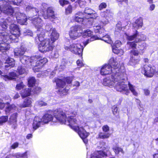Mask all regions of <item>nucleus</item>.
Returning a JSON list of instances; mask_svg holds the SVG:
<instances>
[{
  "instance_id": "nucleus-1",
  "label": "nucleus",
  "mask_w": 158,
  "mask_h": 158,
  "mask_svg": "<svg viewBox=\"0 0 158 158\" xmlns=\"http://www.w3.org/2000/svg\"><path fill=\"white\" fill-rule=\"evenodd\" d=\"M124 75L123 72L117 73L115 75L112 74L110 77H106L103 80V84L109 87L113 86L117 91L127 95L129 91L127 85L125 84Z\"/></svg>"
},
{
  "instance_id": "nucleus-2",
  "label": "nucleus",
  "mask_w": 158,
  "mask_h": 158,
  "mask_svg": "<svg viewBox=\"0 0 158 158\" xmlns=\"http://www.w3.org/2000/svg\"><path fill=\"white\" fill-rule=\"evenodd\" d=\"M54 117L52 115L46 114L43 116L41 119L42 122L46 123L52 120L53 122H60L61 123H64L65 122V113L61 109L56 110L53 112Z\"/></svg>"
},
{
  "instance_id": "nucleus-3",
  "label": "nucleus",
  "mask_w": 158,
  "mask_h": 158,
  "mask_svg": "<svg viewBox=\"0 0 158 158\" xmlns=\"http://www.w3.org/2000/svg\"><path fill=\"white\" fill-rule=\"evenodd\" d=\"M119 66V61L117 58L112 57L109 60V64L105 65L101 68L100 73L103 75L108 74L111 73L115 75L117 73H120Z\"/></svg>"
},
{
  "instance_id": "nucleus-4",
  "label": "nucleus",
  "mask_w": 158,
  "mask_h": 158,
  "mask_svg": "<svg viewBox=\"0 0 158 158\" xmlns=\"http://www.w3.org/2000/svg\"><path fill=\"white\" fill-rule=\"evenodd\" d=\"M73 81L72 77H69L64 78L63 80L56 79L55 82L57 87L58 88V92L60 94L65 95L68 91V89L66 88L65 82L67 84L71 83Z\"/></svg>"
},
{
  "instance_id": "nucleus-5",
  "label": "nucleus",
  "mask_w": 158,
  "mask_h": 158,
  "mask_svg": "<svg viewBox=\"0 0 158 158\" xmlns=\"http://www.w3.org/2000/svg\"><path fill=\"white\" fill-rule=\"evenodd\" d=\"M142 44V45H139V49H133L130 51V59L129 61V64L130 65L132 66L135 65L137 64H138L140 60V57L138 56L139 54H141L140 51H142V53H143V50L144 48V45Z\"/></svg>"
},
{
  "instance_id": "nucleus-6",
  "label": "nucleus",
  "mask_w": 158,
  "mask_h": 158,
  "mask_svg": "<svg viewBox=\"0 0 158 158\" xmlns=\"http://www.w3.org/2000/svg\"><path fill=\"white\" fill-rule=\"evenodd\" d=\"M8 2L4 0L0 1V14L1 12L5 14L11 15L14 13L13 8L11 6L13 0H8Z\"/></svg>"
},
{
  "instance_id": "nucleus-7",
  "label": "nucleus",
  "mask_w": 158,
  "mask_h": 158,
  "mask_svg": "<svg viewBox=\"0 0 158 158\" xmlns=\"http://www.w3.org/2000/svg\"><path fill=\"white\" fill-rule=\"evenodd\" d=\"M42 58L39 55L32 56L31 60H33L34 62L31 64H33V70L35 72H39L43 64L48 62L46 58Z\"/></svg>"
},
{
  "instance_id": "nucleus-8",
  "label": "nucleus",
  "mask_w": 158,
  "mask_h": 158,
  "mask_svg": "<svg viewBox=\"0 0 158 158\" xmlns=\"http://www.w3.org/2000/svg\"><path fill=\"white\" fill-rule=\"evenodd\" d=\"M53 43L49 39L44 40L40 43L39 46V51L44 52L52 50L54 47Z\"/></svg>"
},
{
  "instance_id": "nucleus-9",
  "label": "nucleus",
  "mask_w": 158,
  "mask_h": 158,
  "mask_svg": "<svg viewBox=\"0 0 158 158\" xmlns=\"http://www.w3.org/2000/svg\"><path fill=\"white\" fill-rule=\"evenodd\" d=\"M65 50H69L73 53L78 55L82 54L83 48L80 44H73L70 45H64V47Z\"/></svg>"
},
{
  "instance_id": "nucleus-10",
  "label": "nucleus",
  "mask_w": 158,
  "mask_h": 158,
  "mask_svg": "<svg viewBox=\"0 0 158 158\" xmlns=\"http://www.w3.org/2000/svg\"><path fill=\"white\" fill-rule=\"evenodd\" d=\"M82 33L81 27L79 25H75L72 27L69 32L70 38L75 40L80 36Z\"/></svg>"
},
{
  "instance_id": "nucleus-11",
  "label": "nucleus",
  "mask_w": 158,
  "mask_h": 158,
  "mask_svg": "<svg viewBox=\"0 0 158 158\" xmlns=\"http://www.w3.org/2000/svg\"><path fill=\"white\" fill-rule=\"evenodd\" d=\"M114 14L112 11L109 9H106L105 11L100 13L101 17L100 20L101 23L105 25L109 23V19L112 18Z\"/></svg>"
},
{
  "instance_id": "nucleus-12",
  "label": "nucleus",
  "mask_w": 158,
  "mask_h": 158,
  "mask_svg": "<svg viewBox=\"0 0 158 158\" xmlns=\"http://www.w3.org/2000/svg\"><path fill=\"white\" fill-rule=\"evenodd\" d=\"M65 117V122L63 124H66L67 125L69 126L74 130L73 127H79V126L80 125V122L77 119H76L74 118L73 116L71 115L70 116L68 117L67 118V123H68L67 124L66 118V115Z\"/></svg>"
},
{
  "instance_id": "nucleus-13",
  "label": "nucleus",
  "mask_w": 158,
  "mask_h": 158,
  "mask_svg": "<svg viewBox=\"0 0 158 158\" xmlns=\"http://www.w3.org/2000/svg\"><path fill=\"white\" fill-rule=\"evenodd\" d=\"M155 71L154 67L151 65H145L142 70V73L147 77H151L153 76Z\"/></svg>"
},
{
  "instance_id": "nucleus-14",
  "label": "nucleus",
  "mask_w": 158,
  "mask_h": 158,
  "mask_svg": "<svg viewBox=\"0 0 158 158\" xmlns=\"http://www.w3.org/2000/svg\"><path fill=\"white\" fill-rule=\"evenodd\" d=\"M93 32L89 30L85 31L83 33V36L84 38L90 37V39H88L87 40L84 42L83 44L85 46L89 42L93 41L95 40L98 39V37L97 36L93 35Z\"/></svg>"
},
{
  "instance_id": "nucleus-15",
  "label": "nucleus",
  "mask_w": 158,
  "mask_h": 158,
  "mask_svg": "<svg viewBox=\"0 0 158 158\" xmlns=\"http://www.w3.org/2000/svg\"><path fill=\"white\" fill-rule=\"evenodd\" d=\"M85 16L86 19V21H88L89 18L96 19L98 17V14L95 11L90 8H86L84 11Z\"/></svg>"
},
{
  "instance_id": "nucleus-16",
  "label": "nucleus",
  "mask_w": 158,
  "mask_h": 158,
  "mask_svg": "<svg viewBox=\"0 0 158 158\" xmlns=\"http://www.w3.org/2000/svg\"><path fill=\"white\" fill-rule=\"evenodd\" d=\"M10 15L11 17L7 18L6 19H2L0 20V25L4 29H6L7 27V25L9 23H11V24H14L15 22V19L12 16L13 14Z\"/></svg>"
},
{
  "instance_id": "nucleus-17",
  "label": "nucleus",
  "mask_w": 158,
  "mask_h": 158,
  "mask_svg": "<svg viewBox=\"0 0 158 158\" xmlns=\"http://www.w3.org/2000/svg\"><path fill=\"white\" fill-rule=\"evenodd\" d=\"M74 130L77 132L81 139L86 138L89 135V133L87 132L82 127H77L74 128Z\"/></svg>"
},
{
  "instance_id": "nucleus-18",
  "label": "nucleus",
  "mask_w": 158,
  "mask_h": 158,
  "mask_svg": "<svg viewBox=\"0 0 158 158\" xmlns=\"http://www.w3.org/2000/svg\"><path fill=\"white\" fill-rule=\"evenodd\" d=\"M42 15L44 19H47L49 17L55 18V15L53 9L51 7L48 8L47 10L44 11H42L41 12Z\"/></svg>"
},
{
  "instance_id": "nucleus-19",
  "label": "nucleus",
  "mask_w": 158,
  "mask_h": 158,
  "mask_svg": "<svg viewBox=\"0 0 158 158\" xmlns=\"http://www.w3.org/2000/svg\"><path fill=\"white\" fill-rule=\"evenodd\" d=\"M29 19L31 20V22L37 29H41V30L42 28V20L40 18L29 17Z\"/></svg>"
},
{
  "instance_id": "nucleus-20",
  "label": "nucleus",
  "mask_w": 158,
  "mask_h": 158,
  "mask_svg": "<svg viewBox=\"0 0 158 158\" xmlns=\"http://www.w3.org/2000/svg\"><path fill=\"white\" fill-rule=\"evenodd\" d=\"M16 18L19 23L22 25L26 24L27 18L24 14L18 12L16 14Z\"/></svg>"
},
{
  "instance_id": "nucleus-21",
  "label": "nucleus",
  "mask_w": 158,
  "mask_h": 158,
  "mask_svg": "<svg viewBox=\"0 0 158 158\" xmlns=\"http://www.w3.org/2000/svg\"><path fill=\"white\" fill-rule=\"evenodd\" d=\"M32 56L29 57L26 56H23L20 58V60L21 63L24 64L26 65H28L29 64L30 65L33 66V64H31L34 62L33 60H31Z\"/></svg>"
},
{
  "instance_id": "nucleus-22",
  "label": "nucleus",
  "mask_w": 158,
  "mask_h": 158,
  "mask_svg": "<svg viewBox=\"0 0 158 158\" xmlns=\"http://www.w3.org/2000/svg\"><path fill=\"white\" fill-rule=\"evenodd\" d=\"M45 30H44L43 28L37 29V37L36 38V40L38 39L40 41L42 42L44 40L46 32Z\"/></svg>"
},
{
  "instance_id": "nucleus-23",
  "label": "nucleus",
  "mask_w": 158,
  "mask_h": 158,
  "mask_svg": "<svg viewBox=\"0 0 158 158\" xmlns=\"http://www.w3.org/2000/svg\"><path fill=\"white\" fill-rule=\"evenodd\" d=\"M18 75L15 72H11L9 73V76L7 75H2V78L6 81L9 80H12L15 79L16 77H17Z\"/></svg>"
},
{
  "instance_id": "nucleus-24",
  "label": "nucleus",
  "mask_w": 158,
  "mask_h": 158,
  "mask_svg": "<svg viewBox=\"0 0 158 158\" xmlns=\"http://www.w3.org/2000/svg\"><path fill=\"white\" fill-rule=\"evenodd\" d=\"M133 27L135 29H138L142 27L143 25V20L142 18H139L136 20L133 24Z\"/></svg>"
},
{
  "instance_id": "nucleus-25",
  "label": "nucleus",
  "mask_w": 158,
  "mask_h": 158,
  "mask_svg": "<svg viewBox=\"0 0 158 158\" xmlns=\"http://www.w3.org/2000/svg\"><path fill=\"white\" fill-rule=\"evenodd\" d=\"M42 122L41 118L38 116L35 117L33 123V128L35 130L37 129L40 126L41 123Z\"/></svg>"
},
{
  "instance_id": "nucleus-26",
  "label": "nucleus",
  "mask_w": 158,
  "mask_h": 158,
  "mask_svg": "<svg viewBox=\"0 0 158 158\" xmlns=\"http://www.w3.org/2000/svg\"><path fill=\"white\" fill-rule=\"evenodd\" d=\"M51 33L50 35L51 40L53 43L57 40L59 36V35L55 28L51 30Z\"/></svg>"
},
{
  "instance_id": "nucleus-27",
  "label": "nucleus",
  "mask_w": 158,
  "mask_h": 158,
  "mask_svg": "<svg viewBox=\"0 0 158 158\" xmlns=\"http://www.w3.org/2000/svg\"><path fill=\"white\" fill-rule=\"evenodd\" d=\"M11 33L16 34L17 35H20V31L18 26L15 24H11L10 26Z\"/></svg>"
},
{
  "instance_id": "nucleus-28",
  "label": "nucleus",
  "mask_w": 158,
  "mask_h": 158,
  "mask_svg": "<svg viewBox=\"0 0 158 158\" xmlns=\"http://www.w3.org/2000/svg\"><path fill=\"white\" fill-rule=\"evenodd\" d=\"M106 156L105 152L102 151H97L91 155V158H101L102 157Z\"/></svg>"
},
{
  "instance_id": "nucleus-29",
  "label": "nucleus",
  "mask_w": 158,
  "mask_h": 158,
  "mask_svg": "<svg viewBox=\"0 0 158 158\" xmlns=\"http://www.w3.org/2000/svg\"><path fill=\"white\" fill-rule=\"evenodd\" d=\"M3 42L4 43H0V50H1V51L2 52H4L5 51L8 50L10 48L9 45L10 43L8 42V40Z\"/></svg>"
},
{
  "instance_id": "nucleus-30",
  "label": "nucleus",
  "mask_w": 158,
  "mask_h": 158,
  "mask_svg": "<svg viewBox=\"0 0 158 158\" xmlns=\"http://www.w3.org/2000/svg\"><path fill=\"white\" fill-rule=\"evenodd\" d=\"M11 34L9 36L8 40V42H17L19 41V37L20 35H17L16 34L11 33Z\"/></svg>"
},
{
  "instance_id": "nucleus-31",
  "label": "nucleus",
  "mask_w": 158,
  "mask_h": 158,
  "mask_svg": "<svg viewBox=\"0 0 158 158\" xmlns=\"http://www.w3.org/2000/svg\"><path fill=\"white\" fill-rule=\"evenodd\" d=\"M5 64H6L5 65L6 68L13 67L15 65V60L13 59L8 58L6 60Z\"/></svg>"
},
{
  "instance_id": "nucleus-32",
  "label": "nucleus",
  "mask_w": 158,
  "mask_h": 158,
  "mask_svg": "<svg viewBox=\"0 0 158 158\" xmlns=\"http://www.w3.org/2000/svg\"><path fill=\"white\" fill-rule=\"evenodd\" d=\"M31 99L29 98H27L24 100L20 107L23 108L30 107L31 106Z\"/></svg>"
},
{
  "instance_id": "nucleus-33",
  "label": "nucleus",
  "mask_w": 158,
  "mask_h": 158,
  "mask_svg": "<svg viewBox=\"0 0 158 158\" xmlns=\"http://www.w3.org/2000/svg\"><path fill=\"white\" fill-rule=\"evenodd\" d=\"M8 34L6 31L2 30L0 31V41H7L8 39Z\"/></svg>"
},
{
  "instance_id": "nucleus-34",
  "label": "nucleus",
  "mask_w": 158,
  "mask_h": 158,
  "mask_svg": "<svg viewBox=\"0 0 158 158\" xmlns=\"http://www.w3.org/2000/svg\"><path fill=\"white\" fill-rule=\"evenodd\" d=\"M26 10L27 11H31L34 15H37L39 11V10L38 9L33 7L31 5L27 6L26 8Z\"/></svg>"
},
{
  "instance_id": "nucleus-35",
  "label": "nucleus",
  "mask_w": 158,
  "mask_h": 158,
  "mask_svg": "<svg viewBox=\"0 0 158 158\" xmlns=\"http://www.w3.org/2000/svg\"><path fill=\"white\" fill-rule=\"evenodd\" d=\"M16 72L20 75H25L27 73V71L25 68L22 66H19L18 67Z\"/></svg>"
},
{
  "instance_id": "nucleus-36",
  "label": "nucleus",
  "mask_w": 158,
  "mask_h": 158,
  "mask_svg": "<svg viewBox=\"0 0 158 158\" xmlns=\"http://www.w3.org/2000/svg\"><path fill=\"white\" fill-rule=\"evenodd\" d=\"M125 84L126 85H127L126 84L125 82ZM128 86H129V89L128 87H127V88H128L129 90H130L131 91V92H132V93L133 95H134L136 96H137L138 95V94L135 89V86H134L133 85H132L130 84L129 83H128ZM127 86L128 87V86ZM129 93H130V92Z\"/></svg>"
},
{
  "instance_id": "nucleus-37",
  "label": "nucleus",
  "mask_w": 158,
  "mask_h": 158,
  "mask_svg": "<svg viewBox=\"0 0 158 158\" xmlns=\"http://www.w3.org/2000/svg\"><path fill=\"white\" fill-rule=\"evenodd\" d=\"M31 92V88H26L23 90L21 93V94L23 98H24L30 95Z\"/></svg>"
},
{
  "instance_id": "nucleus-38",
  "label": "nucleus",
  "mask_w": 158,
  "mask_h": 158,
  "mask_svg": "<svg viewBox=\"0 0 158 158\" xmlns=\"http://www.w3.org/2000/svg\"><path fill=\"white\" fill-rule=\"evenodd\" d=\"M19 49L20 50V52H16V51H14L15 56L18 57L23 55L24 54L26 49L23 46H22L21 47V48Z\"/></svg>"
},
{
  "instance_id": "nucleus-39",
  "label": "nucleus",
  "mask_w": 158,
  "mask_h": 158,
  "mask_svg": "<svg viewBox=\"0 0 158 158\" xmlns=\"http://www.w3.org/2000/svg\"><path fill=\"white\" fill-rule=\"evenodd\" d=\"M137 32V39L136 43L139 42L141 41L144 40L146 39V37L143 34H139L138 33V31L136 30Z\"/></svg>"
},
{
  "instance_id": "nucleus-40",
  "label": "nucleus",
  "mask_w": 158,
  "mask_h": 158,
  "mask_svg": "<svg viewBox=\"0 0 158 158\" xmlns=\"http://www.w3.org/2000/svg\"><path fill=\"white\" fill-rule=\"evenodd\" d=\"M27 152L24 153H17L13 155V156L15 157L16 158H25L27 157Z\"/></svg>"
},
{
  "instance_id": "nucleus-41",
  "label": "nucleus",
  "mask_w": 158,
  "mask_h": 158,
  "mask_svg": "<svg viewBox=\"0 0 158 158\" xmlns=\"http://www.w3.org/2000/svg\"><path fill=\"white\" fill-rule=\"evenodd\" d=\"M102 35L103 36L102 38H99L98 37V39H100L103 40L108 43L111 44L112 43L110 38L108 35H104V34H103Z\"/></svg>"
},
{
  "instance_id": "nucleus-42",
  "label": "nucleus",
  "mask_w": 158,
  "mask_h": 158,
  "mask_svg": "<svg viewBox=\"0 0 158 158\" xmlns=\"http://www.w3.org/2000/svg\"><path fill=\"white\" fill-rule=\"evenodd\" d=\"M126 38L129 41H134V42L136 43V40L137 39V32H136L133 35H128L127 34H126Z\"/></svg>"
},
{
  "instance_id": "nucleus-43",
  "label": "nucleus",
  "mask_w": 158,
  "mask_h": 158,
  "mask_svg": "<svg viewBox=\"0 0 158 158\" xmlns=\"http://www.w3.org/2000/svg\"><path fill=\"white\" fill-rule=\"evenodd\" d=\"M111 134L109 133H104L102 132L98 134V138L100 139H107L109 138Z\"/></svg>"
},
{
  "instance_id": "nucleus-44",
  "label": "nucleus",
  "mask_w": 158,
  "mask_h": 158,
  "mask_svg": "<svg viewBox=\"0 0 158 158\" xmlns=\"http://www.w3.org/2000/svg\"><path fill=\"white\" fill-rule=\"evenodd\" d=\"M73 18L74 20L76 22L79 23H82L83 24H86V23L84 21L83 19L81 17H79L75 14Z\"/></svg>"
},
{
  "instance_id": "nucleus-45",
  "label": "nucleus",
  "mask_w": 158,
  "mask_h": 158,
  "mask_svg": "<svg viewBox=\"0 0 158 158\" xmlns=\"http://www.w3.org/2000/svg\"><path fill=\"white\" fill-rule=\"evenodd\" d=\"M113 149L116 154H118L120 152H121L123 154L124 153L123 149L118 146L114 147Z\"/></svg>"
},
{
  "instance_id": "nucleus-46",
  "label": "nucleus",
  "mask_w": 158,
  "mask_h": 158,
  "mask_svg": "<svg viewBox=\"0 0 158 158\" xmlns=\"http://www.w3.org/2000/svg\"><path fill=\"white\" fill-rule=\"evenodd\" d=\"M35 79L34 77H31L28 79V85L29 87H32L35 85Z\"/></svg>"
},
{
  "instance_id": "nucleus-47",
  "label": "nucleus",
  "mask_w": 158,
  "mask_h": 158,
  "mask_svg": "<svg viewBox=\"0 0 158 158\" xmlns=\"http://www.w3.org/2000/svg\"><path fill=\"white\" fill-rule=\"evenodd\" d=\"M101 26L99 24H96L94 26V29L95 30V31L96 32H97L98 31H98V30H99L98 31L99 33L100 32H101V33L104 32L105 31L104 29H101Z\"/></svg>"
},
{
  "instance_id": "nucleus-48",
  "label": "nucleus",
  "mask_w": 158,
  "mask_h": 158,
  "mask_svg": "<svg viewBox=\"0 0 158 158\" xmlns=\"http://www.w3.org/2000/svg\"><path fill=\"white\" fill-rule=\"evenodd\" d=\"M75 14L79 17H81L83 19V20H84V21L85 22V23L87 21H86V18H85V16L84 12H82L79 11L77 12Z\"/></svg>"
},
{
  "instance_id": "nucleus-49",
  "label": "nucleus",
  "mask_w": 158,
  "mask_h": 158,
  "mask_svg": "<svg viewBox=\"0 0 158 158\" xmlns=\"http://www.w3.org/2000/svg\"><path fill=\"white\" fill-rule=\"evenodd\" d=\"M8 120V116H2L0 117V125H2L3 123L7 122Z\"/></svg>"
},
{
  "instance_id": "nucleus-50",
  "label": "nucleus",
  "mask_w": 158,
  "mask_h": 158,
  "mask_svg": "<svg viewBox=\"0 0 158 158\" xmlns=\"http://www.w3.org/2000/svg\"><path fill=\"white\" fill-rule=\"evenodd\" d=\"M127 45L129 46V49H136V44L134 42H128Z\"/></svg>"
},
{
  "instance_id": "nucleus-51",
  "label": "nucleus",
  "mask_w": 158,
  "mask_h": 158,
  "mask_svg": "<svg viewBox=\"0 0 158 158\" xmlns=\"http://www.w3.org/2000/svg\"><path fill=\"white\" fill-rule=\"evenodd\" d=\"M72 2H75L76 3H77L81 7H82L84 6L85 2L84 1V0H70Z\"/></svg>"
},
{
  "instance_id": "nucleus-52",
  "label": "nucleus",
  "mask_w": 158,
  "mask_h": 158,
  "mask_svg": "<svg viewBox=\"0 0 158 158\" xmlns=\"http://www.w3.org/2000/svg\"><path fill=\"white\" fill-rule=\"evenodd\" d=\"M16 107L14 105L9 106L5 110V111L6 113H9L13 110H15Z\"/></svg>"
},
{
  "instance_id": "nucleus-53",
  "label": "nucleus",
  "mask_w": 158,
  "mask_h": 158,
  "mask_svg": "<svg viewBox=\"0 0 158 158\" xmlns=\"http://www.w3.org/2000/svg\"><path fill=\"white\" fill-rule=\"evenodd\" d=\"M17 115V113L13 114L10 117V121L13 123H15L17 121L16 118Z\"/></svg>"
},
{
  "instance_id": "nucleus-54",
  "label": "nucleus",
  "mask_w": 158,
  "mask_h": 158,
  "mask_svg": "<svg viewBox=\"0 0 158 158\" xmlns=\"http://www.w3.org/2000/svg\"><path fill=\"white\" fill-rule=\"evenodd\" d=\"M66 64L65 60L63 59L61 60V64L60 65V68L61 69H63L65 67Z\"/></svg>"
},
{
  "instance_id": "nucleus-55",
  "label": "nucleus",
  "mask_w": 158,
  "mask_h": 158,
  "mask_svg": "<svg viewBox=\"0 0 158 158\" xmlns=\"http://www.w3.org/2000/svg\"><path fill=\"white\" fill-rule=\"evenodd\" d=\"M24 86V85L23 82H21L17 85L16 88L17 90H19L23 88Z\"/></svg>"
},
{
  "instance_id": "nucleus-56",
  "label": "nucleus",
  "mask_w": 158,
  "mask_h": 158,
  "mask_svg": "<svg viewBox=\"0 0 158 158\" xmlns=\"http://www.w3.org/2000/svg\"><path fill=\"white\" fill-rule=\"evenodd\" d=\"M100 145L101 146V148L104 150H106V151H108L109 149V148H108L107 146L106 145V143L104 142H102L101 143Z\"/></svg>"
},
{
  "instance_id": "nucleus-57",
  "label": "nucleus",
  "mask_w": 158,
  "mask_h": 158,
  "mask_svg": "<svg viewBox=\"0 0 158 158\" xmlns=\"http://www.w3.org/2000/svg\"><path fill=\"white\" fill-rule=\"evenodd\" d=\"M107 5L105 2H102L101 3L99 6L98 9L100 10H101L103 9L106 8Z\"/></svg>"
},
{
  "instance_id": "nucleus-58",
  "label": "nucleus",
  "mask_w": 158,
  "mask_h": 158,
  "mask_svg": "<svg viewBox=\"0 0 158 158\" xmlns=\"http://www.w3.org/2000/svg\"><path fill=\"white\" fill-rule=\"evenodd\" d=\"M72 11V7L71 5H69L66 9L65 13L68 14L71 13Z\"/></svg>"
},
{
  "instance_id": "nucleus-59",
  "label": "nucleus",
  "mask_w": 158,
  "mask_h": 158,
  "mask_svg": "<svg viewBox=\"0 0 158 158\" xmlns=\"http://www.w3.org/2000/svg\"><path fill=\"white\" fill-rule=\"evenodd\" d=\"M41 90V88L39 87H36L32 90L34 94H37L39 93Z\"/></svg>"
},
{
  "instance_id": "nucleus-60",
  "label": "nucleus",
  "mask_w": 158,
  "mask_h": 158,
  "mask_svg": "<svg viewBox=\"0 0 158 158\" xmlns=\"http://www.w3.org/2000/svg\"><path fill=\"white\" fill-rule=\"evenodd\" d=\"M36 103L39 106H46L47 105V103L44 102L42 101H38Z\"/></svg>"
},
{
  "instance_id": "nucleus-61",
  "label": "nucleus",
  "mask_w": 158,
  "mask_h": 158,
  "mask_svg": "<svg viewBox=\"0 0 158 158\" xmlns=\"http://www.w3.org/2000/svg\"><path fill=\"white\" fill-rule=\"evenodd\" d=\"M122 25L120 23H118L116 26L115 31H119L122 30Z\"/></svg>"
},
{
  "instance_id": "nucleus-62",
  "label": "nucleus",
  "mask_w": 158,
  "mask_h": 158,
  "mask_svg": "<svg viewBox=\"0 0 158 158\" xmlns=\"http://www.w3.org/2000/svg\"><path fill=\"white\" fill-rule=\"evenodd\" d=\"M112 111L114 114L116 115L118 113V109L117 106H114L112 107Z\"/></svg>"
},
{
  "instance_id": "nucleus-63",
  "label": "nucleus",
  "mask_w": 158,
  "mask_h": 158,
  "mask_svg": "<svg viewBox=\"0 0 158 158\" xmlns=\"http://www.w3.org/2000/svg\"><path fill=\"white\" fill-rule=\"evenodd\" d=\"M23 32L26 34V35H29L31 36L33 35L32 31L29 30H25Z\"/></svg>"
},
{
  "instance_id": "nucleus-64",
  "label": "nucleus",
  "mask_w": 158,
  "mask_h": 158,
  "mask_svg": "<svg viewBox=\"0 0 158 158\" xmlns=\"http://www.w3.org/2000/svg\"><path fill=\"white\" fill-rule=\"evenodd\" d=\"M122 45V43L120 40H117L115 41L114 44V47L118 48L120 47Z\"/></svg>"
}]
</instances>
